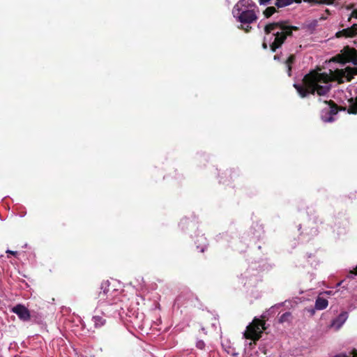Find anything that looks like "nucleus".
Masks as SVG:
<instances>
[{
	"label": "nucleus",
	"instance_id": "1",
	"mask_svg": "<svg viewBox=\"0 0 357 357\" xmlns=\"http://www.w3.org/2000/svg\"><path fill=\"white\" fill-rule=\"evenodd\" d=\"M294 86L301 98L315 93L324 97L331 88V77L327 73L313 71L304 76L302 84Z\"/></svg>",
	"mask_w": 357,
	"mask_h": 357
},
{
	"label": "nucleus",
	"instance_id": "2",
	"mask_svg": "<svg viewBox=\"0 0 357 357\" xmlns=\"http://www.w3.org/2000/svg\"><path fill=\"white\" fill-rule=\"evenodd\" d=\"M297 27L290 26L287 22H278L267 24L264 28L265 36L262 47L266 49L268 46L272 52H275L281 47L287 36L291 35L293 30Z\"/></svg>",
	"mask_w": 357,
	"mask_h": 357
},
{
	"label": "nucleus",
	"instance_id": "3",
	"mask_svg": "<svg viewBox=\"0 0 357 357\" xmlns=\"http://www.w3.org/2000/svg\"><path fill=\"white\" fill-rule=\"evenodd\" d=\"M257 6L252 0H240L234 6L233 16L242 24H251L257 20Z\"/></svg>",
	"mask_w": 357,
	"mask_h": 357
},
{
	"label": "nucleus",
	"instance_id": "4",
	"mask_svg": "<svg viewBox=\"0 0 357 357\" xmlns=\"http://www.w3.org/2000/svg\"><path fill=\"white\" fill-rule=\"evenodd\" d=\"M105 294L102 293L96 297L98 299V309L100 310L101 314L108 318L117 316L122 317L123 314L128 315V313L125 312V306L121 303L122 302L112 301L107 303V301H105L107 295Z\"/></svg>",
	"mask_w": 357,
	"mask_h": 357
},
{
	"label": "nucleus",
	"instance_id": "5",
	"mask_svg": "<svg viewBox=\"0 0 357 357\" xmlns=\"http://www.w3.org/2000/svg\"><path fill=\"white\" fill-rule=\"evenodd\" d=\"M264 324V321L255 318L252 323L247 326L246 331L243 333V337L254 341L258 340L265 329Z\"/></svg>",
	"mask_w": 357,
	"mask_h": 357
},
{
	"label": "nucleus",
	"instance_id": "6",
	"mask_svg": "<svg viewBox=\"0 0 357 357\" xmlns=\"http://www.w3.org/2000/svg\"><path fill=\"white\" fill-rule=\"evenodd\" d=\"M102 293H106L107 298H105V301H107V303H112V301L123 302L122 298L124 296L121 294V292L119 289L111 288L110 283L108 280L101 283L100 291L98 293V296Z\"/></svg>",
	"mask_w": 357,
	"mask_h": 357
},
{
	"label": "nucleus",
	"instance_id": "7",
	"mask_svg": "<svg viewBox=\"0 0 357 357\" xmlns=\"http://www.w3.org/2000/svg\"><path fill=\"white\" fill-rule=\"evenodd\" d=\"M325 107L321 109V119L324 122L331 123L335 121L337 113V107L332 101H324Z\"/></svg>",
	"mask_w": 357,
	"mask_h": 357
},
{
	"label": "nucleus",
	"instance_id": "8",
	"mask_svg": "<svg viewBox=\"0 0 357 357\" xmlns=\"http://www.w3.org/2000/svg\"><path fill=\"white\" fill-rule=\"evenodd\" d=\"M260 278L259 271L255 267L249 268L241 275L242 282L248 287L255 286Z\"/></svg>",
	"mask_w": 357,
	"mask_h": 357
},
{
	"label": "nucleus",
	"instance_id": "9",
	"mask_svg": "<svg viewBox=\"0 0 357 357\" xmlns=\"http://www.w3.org/2000/svg\"><path fill=\"white\" fill-rule=\"evenodd\" d=\"M356 71V68L346 66L344 68L337 69L335 77L339 82H349L354 77V75L357 73Z\"/></svg>",
	"mask_w": 357,
	"mask_h": 357
},
{
	"label": "nucleus",
	"instance_id": "10",
	"mask_svg": "<svg viewBox=\"0 0 357 357\" xmlns=\"http://www.w3.org/2000/svg\"><path fill=\"white\" fill-rule=\"evenodd\" d=\"M11 312L16 314L19 319L23 321H27L30 319V312L24 305H16L12 307Z\"/></svg>",
	"mask_w": 357,
	"mask_h": 357
},
{
	"label": "nucleus",
	"instance_id": "11",
	"mask_svg": "<svg viewBox=\"0 0 357 357\" xmlns=\"http://www.w3.org/2000/svg\"><path fill=\"white\" fill-rule=\"evenodd\" d=\"M95 314L92 317L91 321L93 324L95 328H100L105 325L106 319L107 317H105L103 314H100V310L98 309V306L96 307L95 311Z\"/></svg>",
	"mask_w": 357,
	"mask_h": 357
},
{
	"label": "nucleus",
	"instance_id": "12",
	"mask_svg": "<svg viewBox=\"0 0 357 357\" xmlns=\"http://www.w3.org/2000/svg\"><path fill=\"white\" fill-rule=\"evenodd\" d=\"M336 36L345 38H355L357 36V23L354 24L351 27L343 29L336 33Z\"/></svg>",
	"mask_w": 357,
	"mask_h": 357
},
{
	"label": "nucleus",
	"instance_id": "13",
	"mask_svg": "<svg viewBox=\"0 0 357 357\" xmlns=\"http://www.w3.org/2000/svg\"><path fill=\"white\" fill-rule=\"evenodd\" d=\"M348 312H342L337 317L333 319L331 324V327L335 330H339L348 319Z\"/></svg>",
	"mask_w": 357,
	"mask_h": 357
},
{
	"label": "nucleus",
	"instance_id": "14",
	"mask_svg": "<svg viewBox=\"0 0 357 357\" xmlns=\"http://www.w3.org/2000/svg\"><path fill=\"white\" fill-rule=\"evenodd\" d=\"M192 295L190 294H180L175 300L174 305H177L178 307L185 305L190 301Z\"/></svg>",
	"mask_w": 357,
	"mask_h": 357
},
{
	"label": "nucleus",
	"instance_id": "15",
	"mask_svg": "<svg viewBox=\"0 0 357 357\" xmlns=\"http://www.w3.org/2000/svg\"><path fill=\"white\" fill-rule=\"evenodd\" d=\"M328 305V302L327 299L319 296L316 299L314 307L315 309L318 310H322L326 309Z\"/></svg>",
	"mask_w": 357,
	"mask_h": 357
},
{
	"label": "nucleus",
	"instance_id": "16",
	"mask_svg": "<svg viewBox=\"0 0 357 357\" xmlns=\"http://www.w3.org/2000/svg\"><path fill=\"white\" fill-rule=\"evenodd\" d=\"M255 232L253 233V236L251 237V241L255 243L256 240L259 241L263 237L264 231L261 227H257V229H255Z\"/></svg>",
	"mask_w": 357,
	"mask_h": 357
},
{
	"label": "nucleus",
	"instance_id": "17",
	"mask_svg": "<svg viewBox=\"0 0 357 357\" xmlns=\"http://www.w3.org/2000/svg\"><path fill=\"white\" fill-rule=\"evenodd\" d=\"M293 2L294 0H276L275 4L278 8H281L291 5Z\"/></svg>",
	"mask_w": 357,
	"mask_h": 357
},
{
	"label": "nucleus",
	"instance_id": "18",
	"mask_svg": "<svg viewBox=\"0 0 357 357\" xmlns=\"http://www.w3.org/2000/svg\"><path fill=\"white\" fill-rule=\"evenodd\" d=\"M295 56L291 55L286 61V66L287 68L288 75L291 76V64L294 62Z\"/></svg>",
	"mask_w": 357,
	"mask_h": 357
},
{
	"label": "nucleus",
	"instance_id": "19",
	"mask_svg": "<svg viewBox=\"0 0 357 357\" xmlns=\"http://www.w3.org/2000/svg\"><path fill=\"white\" fill-rule=\"evenodd\" d=\"M276 12L275 8L273 6H270L266 8L264 11V14L266 17H269L273 15Z\"/></svg>",
	"mask_w": 357,
	"mask_h": 357
},
{
	"label": "nucleus",
	"instance_id": "20",
	"mask_svg": "<svg viewBox=\"0 0 357 357\" xmlns=\"http://www.w3.org/2000/svg\"><path fill=\"white\" fill-rule=\"evenodd\" d=\"M130 319H129V321L132 323L133 324H136V325H138V326H139V323H138V319H140V320H142L143 319V314H141L140 316H139V314H137L134 318H132L130 315Z\"/></svg>",
	"mask_w": 357,
	"mask_h": 357
},
{
	"label": "nucleus",
	"instance_id": "21",
	"mask_svg": "<svg viewBox=\"0 0 357 357\" xmlns=\"http://www.w3.org/2000/svg\"><path fill=\"white\" fill-rule=\"evenodd\" d=\"M291 317V313L289 312H287L284 314H282L280 319H279V321L280 323H283V322H285L287 321H288V319Z\"/></svg>",
	"mask_w": 357,
	"mask_h": 357
},
{
	"label": "nucleus",
	"instance_id": "22",
	"mask_svg": "<svg viewBox=\"0 0 357 357\" xmlns=\"http://www.w3.org/2000/svg\"><path fill=\"white\" fill-rule=\"evenodd\" d=\"M196 347L199 349H204L205 348V342L202 340H197L196 342Z\"/></svg>",
	"mask_w": 357,
	"mask_h": 357
},
{
	"label": "nucleus",
	"instance_id": "23",
	"mask_svg": "<svg viewBox=\"0 0 357 357\" xmlns=\"http://www.w3.org/2000/svg\"><path fill=\"white\" fill-rule=\"evenodd\" d=\"M197 249H199V251L201 252H204V250L206 249L207 245L206 244H204L202 245H197Z\"/></svg>",
	"mask_w": 357,
	"mask_h": 357
},
{
	"label": "nucleus",
	"instance_id": "24",
	"mask_svg": "<svg viewBox=\"0 0 357 357\" xmlns=\"http://www.w3.org/2000/svg\"><path fill=\"white\" fill-rule=\"evenodd\" d=\"M6 253L10 254V255H14V256H16L17 255V252L10 250H6Z\"/></svg>",
	"mask_w": 357,
	"mask_h": 357
},
{
	"label": "nucleus",
	"instance_id": "25",
	"mask_svg": "<svg viewBox=\"0 0 357 357\" xmlns=\"http://www.w3.org/2000/svg\"><path fill=\"white\" fill-rule=\"evenodd\" d=\"M351 62L352 64H354V66H357V58H353L351 60Z\"/></svg>",
	"mask_w": 357,
	"mask_h": 357
},
{
	"label": "nucleus",
	"instance_id": "26",
	"mask_svg": "<svg viewBox=\"0 0 357 357\" xmlns=\"http://www.w3.org/2000/svg\"><path fill=\"white\" fill-rule=\"evenodd\" d=\"M201 330H202V331L204 334H206V329H205L204 327H202V328H201Z\"/></svg>",
	"mask_w": 357,
	"mask_h": 357
},
{
	"label": "nucleus",
	"instance_id": "27",
	"mask_svg": "<svg viewBox=\"0 0 357 357\" xmlns=\"http://www.w3.org/2000/svg\"><path fill=\"white\" fill-rule=\"evenodd\" d=\"M323 294H331V291H327L324 292Z\"/></svg>",
	"mask_w": 357,
	"mask_h": 357
},
{
	"label": "nucleus",
	"instance_id": "28",
	"mask_svg": "<svg viewBox=\"0 0 357 357\" xmlns=\"http://www.w3.org/2000/svg\"><path fill=\"white\" fill-rule=\"evenodd\" d=\"M279 59V56L278 55H275L274 56V59L276 60V59Z\"/></svg>",
	"mask_w": 357,
	"mask_h": 357
},
{
	"label": "nucleus",
	"instance_id": "29",
	"mask_svg": "<svg viewBox=\"0 0 357 357\" xmlns=\"http://www.w3.org/2000/svg\"><path fill=\"white\" fill-rule=\"evenodd\" d=\"M356 273H354L353 272H351V273H350V274H351V275H353V274H354V275H357V267H356Z\"/></svg>",
	"mask_w": 357,
	"mask_h": 357
},
{
	"label": "nucleus",
	"instance_id": "30",
	"mask_svg": "<svg viewBox=\"0 0 357 357\" xmlns=\"http://www.w3.org/2000/svg\"><path fill=\"white\" fill-rule=\"evenodd\" d=\"M313 234L316 235V234H317V229H314V230L313 231Z\"/></svg>",
	"mask_w": 357,
	"mask_h": 357
},
{
	"label": "nucleus",
	"instance_id": "31",
	"mask_svg": "<svg viewBox=\"0 0 357 357\" xmlns=\"http://www.w3.org/2000/svg\"><path fill=\"white\" fill-rule=\"evenodd\" d=\"M187 221H188V220H187V219H185V220H182L181 223H182V224H183V223L186 222Z\"/></svg>",
	"mask_w": 357,
	"mask_h": 357
},
{
	"label": "nucleus",
	"instance_id": "32",
	"mask_svg": "<svg viewBox=\"0 0 357 357\" xmlns=\"http://www.w3.org/2000/svg\"><path fill=\"white\" fill-rule=\"evenodd\" d=\"M342 282H343V281H341L340 282H339V283L337 284V285H338V286H340Z\"/></svg>",
	"mask_w": 357,
	"mask_h": 357
},
{
	"label": "nucleus",
	"instance_id": "33",
	"mask_svg": "<svg viewBox=\"0 0 357 357\" xmlns=\"http://www.w3.org/2000/svg\"><path fill=\"white\" fill-rule=\"evenodd\" d=\"M201 238L206 241V238H204V236H201Z\"/></svg>",
	"mask_w": 357,
	"mask_h": 357
},
{
	"label": "nucleus",
	"instance_id": "34",
	"mask_svg": "<svg viewBox=\"0 0 357 357\" xmlns=\"http://www.w3.org/2000/svg\"><path fill=\"white\" fill-rule=\"evenodd\" d=\"M261 245H258V249H261Z\"/></svg>",
	"mask_w": 357,
	"mask_h": 357
},
{
	"label": "nucleus",
	"instance_id": "35",
	"mask_svg": "<svg viewBox=\"0 0 357 357\" xmlns=\"http://www.w3.org/2000/svg\"><path fill=\"white\" fill-rule=\"evenodd\" d=\"M311 256H312V255H309L307 256V257H308V258H310V257H311Z\"/></svg>",
	"mask_w": 357,
	"mask_h": 357
},
{
	"label": "nucleus",
	"instance_id": "36",
	"mask_svg": "<svg viewBox=\"0 0 357 357\" xmlns=\"http://www.w3.org/2000/svg\"><path fill=\"white\" fill-rule=\"evenodd\" d=\"M354 42H355V43H356V44H357V42H356V40H355Z\"/></svg>",
	"mask_w": 357,
	"mask_h": 357
}]
</instances>
